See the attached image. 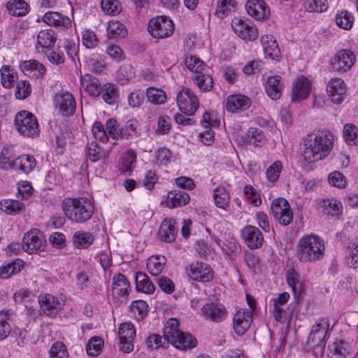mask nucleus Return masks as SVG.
<instances>
[{
	"mask_svg": "<svg viewBox=\"0 0 358 358\" xmlns=\"http://www.w3.org/2000/svg\"><path fill=\"white\" fill-rule=\"evenodd\" d=\"M101 7L106 14L110 15L119 14L122 10L120 2L117 0H101Z\"/></svg>",
	"mask_w": 358,
	"mask_h": 358,
	"instance_id": "nucleus-60",
	"label": "nucleus"
},
{
	"mask_svg": "<svg viewBox=\"0 0 358 358\" xmlns=\"http://www.w3.org/2000/svg\"><path fill=\"white\" fill-rule=\"evenodd\" d=\"M251 106L250 99L243 94L229 95L226 102V109L230 113H238L247 110Z\"/></svg>",
	"mask_w": 358,
	"mask_h": 358,
	"instance_id": "nucleus-22",
	"label": "nucleus"
},
{
	"mask_svg": "<svg viewBox=\"0 0 358 358\" xmlns=\"http://www.w3.org/2000/svg\"><path fill=\"white\" fill-rule=\"evenodd\" d=\"M355 62V56L352 51L341 50L331 59V69L338 73H345L352 68Z\"/></svg>",
	"mask_w": 358,
	"mask_h": 358,
	"instance_id": "nucleus-8",
	"label": "nucleus"
},
{
	"mask_svg": "<svg viewBox=\"0 0 358 358\" xmlns=\"http://www.w3.org/2000/svg\"><path fill=\"white\" fill-rule=\"evenodd\" d=\"M329 337V324L324 320H319L313 325L308 335L307 344L315 349H320V352H324L326 341Z\"/></svg>",
	"mask_w": 358,
	"mask_h": 358,
	"instance_id": "nucleus-3",
	"label": "nucleus"
},
{
	"mask_svg": "<svg viewBox=\"0 0 358 358\" xmlns=\"http://www.w3.org/2000/svg\"><path fill=\"white\" fill-rule=\"evenodd\" d=\"M213 199L217 208L226 209L229 206L230 196L224 187H217L214 189Z\"/></svg>",
	"mask_w": 358,
	"mask_h": 358,
	"instance_id": "nucleus-50",
	"label": "nucleus"
},
{
	"mask_svg": "<svg viewBox=\"0 0 358 358\" xmlns=\"http://www.w3.org/2000/svg\"><path fill=\"white\" fill-rule=\"evenodd\" d=\"M350 344L342 339L336 340L329 344L327 348V358H348L352 354Z\"/></svg>",
	"mask_w": 358,
	"mask_h": 358,
	"instance_id": "nucleus-19",
	"label": "nucleus"
},
{
	"mask_svg": "<svg viewBox=\"0 0 358 358\" xmlns=\"http://www.w3.org/2000/svg\"><path fill=\"white\" fill-rule=\"evenodd\" d=\"M148 100L156 105H160L165 103L166 100V93L161 89L150 87L146 90Z\"/></svg>",
	"mask_w": 358,
	"mask_h": 358,
	"instance_id": "nucleus-55",
	"label": "nucleus"
},
{
	"mask_svg": "<svg viewBox=\"0 0 358 358\" xmlns=\"http://www.w3.org/2000/svg\"><path fill=\"white\" fill-rule=\"evenodd\" d=\"M136 289L138 292L152 294L155 292V286L149 277L143 272L138 271L135 275Z\"/></svg>",
	"mask_w": 358,
	"mask_h": 358,
	"instance_id": "nucleus-38",
	"label": "nucleus"
},
{
	"mask_svg": "<svg viewBox=\"0 0 358 358\" xmlns=\"http://www.w3.org/2000/svg\"><path fill=\"white\" fill-rule=\"evenodd\" d=\"M261 42L266 56L273 60L277 59L280 55V50L276 41L275 40L273 41V36H262Z\"/></svg>",
	"mask_w": 358,
	"mask_h": 358,
	"instance_id": "nucleus-40",
	"label": "nucleus"
},
{
	"mask_svg": "<svg viewBox=\"0 0 358 358\" xmlns=\"http://www.w3.org/2000/svg\"><path fill=\"white\" fill-rule=\"evenodd\" d=\"M311 85L308 78L301 76L293 83L292 101L299 102L306 99L310 92Z\"/></svg>",
	"mask_w": 358,
	"mask_h": 358,
	"instance_id": "nucleus-18",
	"label": "nucleus"
},
{
	"mask_svg": "<svg viewBox=\"0 0 358 358\" xmlns=\"http://www.w3.org/2000/svg\"><path fill=\"white\" fill-rule=\"evenodd\" d=\"M57 41V34L52 29H43L38 32L35 45L38 52H43L45 50H50Z\"/></svg>",
	"mask_w": 358,
	"mask_h": 358,
	"instance_id": "nucleus-20",
	"label": "nucleus"
},
{
	"mask_svg": "<svg viewBox=\"0 0 358 358\" xmlns=\"http://www.w3.org/2000/svg\"><path fill=\"white\" fill-rule=\"evenodd\" d=\"M38 303L44 314L52 318L63 307V304L56 296L47 293L38 296Z\"/></svg>",
	"mask_w": 358,
	"mask_h": 358,
	"instance_id": "nucleus-13",
	"label": "nucleus"
},
{
	"mask_svg": "<svg viewBox=\"0 0 358 358\" xmlns=\"http://www.w3.org/2000/svg\"><path fill=\"white\" fill-rule=\"evenodd\" d=\"M13 313L11 310H0V341L6 338L10 333L11 328L8 320H10Z\"/></svg>",
	"mask_w": 358,
	"mask_h": 358,
	"instance_id": "nucleus-51",
	"label": "nucleus"
},
{
	"mask_svg": "<svg viewBox=\"0 0 358 358\" xmlns=\"http://www.w3.org/2000/svg\"><path fill=\"white\" fill-rule=\"evenodd\" d=\"M81 85L84 90L92 96L97 97L101 92V84L99 79L90 74L80 77Z\"/></svg>",
	"mask_w": 358,
	"mask_h": 358,
	"instance_id": "nucleus-27",
	"label": "nucleus"
},
{
	"mask_svg": "<svg viewBox=\"0 0 358 358\" xmlns=\"http://www.w3.org/2000/svg\"><path fill=\"white\" fill-rule=\"evenodd\" d=\"M94 238L92 233L85 231H77L74 233L72 242L76 246L87 245L90 246L94 242Z\"/></svg>",
	"mask_w": 358,
	"mask_h": 358,
	"instance_id": "nucleus-56",
	"label": "nucleus"
},
{
	"mask_svg": "<svg viewBox=\"0 0 358 358\" xmlns=\"http://www.w3.org/2000/svg\"><path fill=\"white\" fill-rule=\"evenodd\" d=\"M138 127V122L136 120L131 119L128 120L124 125L121 127L120 132V138L129 139L134 136H138L139 135L137 130Z\"/></svg>",
	"mask_w": 358,
	"mask_h": 358,
	"instance_id": "nucleus-54",
	"label": "nucleus"
},
{
	"mask_svg": "<svg viewBox=\"0 0 358 358\" xmlns=\"http://www.w3.org/2000/svg\"><path fill=\"white\" fill-rule=\"evenodd\" d=\"M24 208V204L17 200L4 199L0 201V209L8 215L19 213Z\"/></svg>",
	"mask_w": 358,
	"mask_h": 358,
	"instance_id": "nucleus-52",
	"label": "nucleus"
},
{
	"mask_svg": "<svg viewBox=\"0 0 358 358\" xmlns=\"http://www.w3.org/2000/svg\"><path fill=\"white\" fill-rule=\"evenodd\" d=\"M253 321L252 312L249 309H240L233 318V327L237 335H243L250 328Z\"/></svg>",
	"mask_w": 358,
	"mask_h": 358,
	"instance_id": "nucleus-14",
	"label": "nucleus"
},
{
	"mask_svg": "<svg viewBox=\"0 0 358 358\" xmlns=\"http://www.w3.org/2000/svg\"><path fill=\"white\" fill-rule=\"evenodd\" d=\"M31 92V85L27 80H20L17 82L15 90V96L18 99L27 98Z\"/></svg>",
	"mask_w": 358,
	"mask_h": 358,
	"instance_id": "nucleus-63",
	"label": "nucleus"
},
{
	"mask_svg": "<svg viewBox=\"0 0 358 358\" xmlns=\"http://www.w3.org/2000/svg\"><path fill=\"white\" fill-rule=\"evenodd\" d=\"M175 221L172 219L166 218L160 224L158 236L159 238L166 242L171 243L175 241L178 234V229L175 226Z\"/></svg>",
	"mask_w": 358,
	"mask_h": 358,
	"instance_id": "nucleus-25",
	"label": "nucleus"
},
{
	"mask_svg": "<svg viewBox=\"0 0 358 358\" xmlns=\"http://www.w3.org/2000/svg\"><path fill=\"white\" fill-rule=\"evenodd\" d=\"M63 210L67 218L77 223H83L90 219L94 213V205L86 197L66 198L62 203Z\"/></svg>",
	"mask_w": 358,
	"mask_h": 358,
	"instance_id": "nucleus-2",
	"label": "nucleus"
},
{
	"mask_svg": "<svg viewBox=\"0 0 358 358\" xmlns=\"http://www.w3.org/2000/svg\"><path fill=\"white\" fill-rule=\"evenodd\" d=\"M47 57L48 61L52 64L59 65L64 63L65 55L60 43L55 49L47 55Z\"/></svg>",
	"mask_w": 358,
	"mask_h": 358,
	"instance_id": "nucleus-62",
	"label": "nucleus"
},
{
	"mask_svg": "<svg viewBox=\"0 0 358 358\" xmlns=\"http://www.w3.org/2000/svg\"><path fill=\"white\" fill-rule=\"evenodd\" d=\"M228 311L226 307L217 302L207 303L201 309V315L206 320L220 323L226 320Z\"/></svg>",
	"mask_w": 358,
	"mask_h": 358,
	"instance_id": "nucleus-9",
	"label": "nucleus"
},
{
	"mask_svg": "<svg viewBox=\"0 0 358 358\" xmlns=\"http://www.w3.org/2000/svg\"><path fill=\"white\" fill-rule=\"evenodd\" d=\"M111 289L113 296L127 299L131 291V284L124 274L118 273L113 278Z\"/></svg>",
	"mask_w": 358,
	"mask_h": 358,
	"instance_id": "nucleus-21",
	"label": "nucleus"
},
{
	"mask_svg": "<svg viewBox=\"0 0 358 358\" xmlns=\"http://www.w3.org/2000/svg\"><path fill=\"white\" fill-rule=\"evenodd\" d=\"M22 71L29 77L41 78L45 74L46 69L43 64L36 60H27L20 64Z\"/></svg>",
	"mask_w": 358,
	"mask_h": 358,
	"instance_id": "nucleus-26",
	"label": "nucleus"
},
{
	"mask_svg": "<svg viewBox=\"0 0 358 358\" xmlns=\"http://www.w3.org/2000/svg\"><path fill=\"white\" fill-rule=\"evenodd\" d=\"M192 80L201 92H210L213 89L214 82L212 76L203 71L194 75Z\"/></svg>",
	"mask_w": 358,
	"mask_h": 358,
	"instance_id": "nucleus-42",
	"label": "nucleus"
},
{
	"mask_svg": "<svg viewBox=\"0 0 358 358\" xmlns=\"http://www.w3.org/2000/svg\"><path fill=\"white\" fill-rule=\"evenodd\" d=\"M56 108L63 115L69 116L74 113L76 110V101L73 95L68 92L57 94L55 97Z\"/></svg>",
	"mask_w": 358,
	"mask_h": 358,
	"instance_id": "nucleus-17",
	"label": "nucleus"
},
{
	"mask_svg": "<svg viewBox=\"0 0 358 358\" xmlns=\"http://www.w3.org/2000/svg\"><path fill=\"white\" fill-rule=\"evenodd\" d=\"M17 78V72L9 66H3L1 69V83L6 89H10Z\"/></svg>",
	"mask_w": 358,
	"mask_h": 358,
	"instance_id": "nucleus-46",
	"label": "nucleus"
},
{
	"mask_svg": "<svg viewBox=\"0 0 358 358\" xmlns=\"http://www.w3.org/2000/svg\"><path fill=\"white\" fill-rule=\"evenodd\" d=\"M274 217L284 226L289 224L293 220V213L289 202L284 198L275 199L271 206Z\"/></svg>",
	"mask_w": 358,
	"mask_h": 358,
	"instance_id": "nucleus-7",
	"label": "nucleus"
},
{
	"mask_svg": "<svg viewBox=\"0 0 358 358\" xmlns=\"http://www.w3.org/2000/svg\"><path fill=\"white\" fill-rule=\"evenodd\" d=\"M50 358H69L65 345L62 342L55 343L50 350Z\"/></svg>",
	"mask_w": 358,
	"mask_h": 358,
	"instance_id": "nucleus-64",
	"label": "nucleus"
},
{
	"mask_svg": "<svg viewBox=\"0 0 358 358\" xmlns=\"http://www.w3.org/2000/svg\"><path fill=\"white\" fill-rule=\"evenodd\" d=\"M286 282L291 287L292 292L297 301H300L303 292L302 282H300V275L294 268L286 271Z\"/></svg>",
	"mask_w": 358,
	"mask_h": 358,
	"instance_id": "nucleus-30",
	"label": "nucleus"
},
{
	"mask_svg": "<svg viewBox=\"0 0 358 358\" xmlns=\"http://www.w3.org/2000/svg\"><path fill=\"white\" fill-rule=\"evenodd\" d=\"M127 34L125 26L119 21H110L107 26V35L110 38H124Z\"/></svg>",
	"mask_w": 358,
	"mask_h": 358,
	"instance_id": "nucleus-49",
	"label": "nucleus"
},
{
	"mask_svg": "<svg viewBox=\"0 0 358 358\" xmlns=\"http://www.w3.org/2000/svg\"><path fill=\"white\" fill-rule=\"evenodd\" d=\"M186 270L188 276L195 281L208 282L214 278L212 268L203 262L192 263Z\"/></svg>",
	"mask_w": 358,
	"mask_h": 358,
	"instance_id": "nucleus-10",
	"label": "nucleus"
},
{
	"mask_svg": "<svg viewBox=\"0 0 358 358\" xmlns=\"http://www.w3.org/2000/svg\"><path fill=\"white\" fill-rule=\"evenodd\" d=\"M282 85L278 76H270L265 83V90L267 95L272 99H278L281 96Z\"/></svg>",
	"mask_w": 358,
	"mask_h": 358,
	"instance_id": "nucleus-34",
	"label": "nucleus"
},
{
	"mask_svg": "<svg viewBox=\"0 0 358 358\" xmlns=\"http://www.w3.org/2000/svg\"><path fill=\"white\" fill-rule=\"evenodd\" d=\"M136 336L134 326L130 322H124L118 329L119 348L125 353L131 352L134 349L133 341Z\"/></svg>",
	"mask_w": 358,
	"mask_h": 358,
	"instance_id": "nucleus-11",
	"label": "nucleus"
},
{
	"mask_svg": "<svg viewBox=\"0 0 358 358\" xmlns=\"http://www.w3.org/2000/svg\"><path fill=\"white\" fill-rule=\"evenodd\" d=\"M148 29L153 37L164 38L172 35L174 24L171 19L167 16H157L150 20Z\"/></svg>",
	"mask_w": 358,
	"mask_h": 358,
	"instance_id": "nucleus-5",
	"label": "nucleus"
},
{
	"mask_svg": "<svg viewBox=\"0 0 358 358\" xmlns=\"http://www.w3.org/2000/svg\"><path fill=\"white\" fill-rule=\"evenodd\" d=\"M327 92L331 101L336 104L341 103L346 95V86L343 79H331L327 86Z\"/></svg>",
	"mask_w": 358,
	"mask_h": 358,
	"instance_id": "nucleus-15",
	"label": "nucleus"
},
{
	"mask_svg": "<svg viewBox=\"0 0 358 358\" xmlns=\"http://www.w3.org/2000/svg\"><path fill=\"white\" fill-rule=\"evenodd\" d=\"M177 104L180 110L192 115L199 108V102L194 92L189 88H182L177 94Z\"/></svg>",
	"mask_w": 358,
	"mask_h": 358,
	"instance_id": "nucleus-6",
	"label": "nucleus"
},
{
	"mask_svg": "<svg viewBox=\"0 0 358 358\" xmlns=\"http://www.w3.org/2000/svg\"><path fill=\"white\" fill-rule=\"evenodd\" d=\"M187 68L195 74L204 71L206 65L199 57L194 55H187L185 60Z\"/></svg>",
	"mask_w": 358,
	"mask_h": 358,
	"instance_id": "nucleus-57",
	"label": "nucleus"
},
{
	"mask_svg": "<svg viewBox=\"0 0 358 358\" xmlns=\"http://www.w3.org/2000/svg\"><path fill=\"white\" fill-rule=\"evenodd\" d=\"M236 8V0H217L215 14L220 18L228 15Z\"/></svg>",
	"mask_w": 358,
	"mask_h": 358,
	"instance_id": "nucleus-53",
	"label": "nucleus"
},
{
	"mask_svg": "<svg viewBox=\"0 0 358 358\" xmlns=\"http://www.w3.org/2000/svg\"><path fill=\"white\" fill-rule=\"evenodd\" d=\"M36 161L34 156L22 155L13 160V169L28 174L35 169Z\"/></svg>",
	"mask_w": 358,
	"mask_h": 358,
	"instance_id": "nucleus-29",
	"label": "nucleus"
},
{
	"mask_svg": "<svg viewBox=\"0 0 358 358\" xmlns=\"http://www.w3.org/2000/svg\"><path fill=\"white\" fill-rule=\"evenodd\" d=\"M324 250L325 248H300L297 257L303 262L318 260L323 257Z\"/></svg>",
	"mask_w": 358,
	"mask_h": 358,
	"instance_id": "nucleus-33",
	"label": "nucleus"
},
{
	"mask_svg": "<svg viewBox=\"0 0 358 358\" xmlns=\"http://www.w3.org/2000/svg\"><path fill=\"white\" fill-rule=\"evenodd\" d=\"M282 169V162L279 160L274 162L266 170V178L271 182H276Z\"/></svg>",
	"mask_w": 358,
	"mask_h": 358,
	"instance_id": "nucleus-61",
	"label": "nucleus"
},
{
	"mask_svg": "<svg viewBox=\"0 0 358 358\" xmlns=\"http://www.w3.org/2000/svg\"><path fill=\"white\" fill-rule=\"evenodd\" d=\"M15 124L19 133L24 136L34 137L39 132L36 117L27 110H22L16 114Z\"/></svg>",
	"mask_w": 358,
	"mask_h": 358,
	"instance_id": "nucleus-4",
	"label": "nucleus"
},
{
	"mask_svg": "<svg viewBox=\"0 0 358 358\" xmlns=\"http://www.w3.org/2000/svg\"><path fill=\"white\" fill-rule=\"evenodd\" d=\"M320 207L324 214L331 217H338L343 211L342 203L334 198L323 199Z\"/></svg>",
	"mask_w": 358,
	"mask_h": 358,
	"instance_id": "nucleus-35",
	"label": "nucleus"
},
{
	"mask_svg": "<svg viewBox=\"0 0 358 358\" xmlns=\"http://www.w3.org/2000/svg\"><path fill=\"white\" fill-rule=\"evenodd\" d=\"M171 344L178 350H187L195 348L197 340L190 333L181 331Z\"/></svg>",
	"mask_w": 358,
	"mask_h": 358,
	"instance_id": "nucleus-31",
	"label": "nucleus"
},
{
	"mask_svg": "<svg viewBox=\"0 0 358 358\" xmlns=\"http://www.w3.org/2000/svg\"><path fill=\"white\" fill-rule=\"evenodd\" d=\"M103 346V341L99 337H92L88 341L86 345V352L90 356L99 355Z\"/></svg>",
	"mask_w": 358,
	"mask_h": 358,
	"instance_id": "nucleus-59",
	"label": "nucleus"
},
{
	"mask_svg": "<svg viewBox=\"0 0 358 358\" xmlns=\"http://www.w3.org/2000/svg\"><path fill=\"white\" fill-rule=\"evenodd\" d=\"M231 27L235 34L245 41H252L258 38L257 27L240 18L235 17L232 20Z\"/></svg>",
	"mask_w": 358,
	"mask_h": 358,
	"instance_id": "nucleus-12",
	"label": "nucleus"
},
{
	"mask_svg": "<svg viewBox=\"0 0 358 358\" xmlns=\"http://www.w3.org/2000/svg\"><path fill=\"white\" fill-rule=\"evenodd\" d=\"M243 141L245 143L260 147L266 143V138L262 130L256 127H250L244 136Z\"/></svg>",
	"mask_w": 358,
	"mask_h": 358,
	"instance_id": "nucleus-39",
	"label": "nucleus"
},
{
	"mask_svg": "<svg viewBox=\"0 0 358 358\" xmlns=\"http://www.w3.org/2000/svg\"><path fill=\"white\" fill-rule=\"evenodd\" d=\"M166 262V258L163 255H152L149 258L147 264L148 272L152 275H158L164 269Z\"/></svg>",
	"mask_w": 358,
	"mask_h": 358,
	"instance_id": "nucleus-45",
	"label": "nucleus"
},
{
	"mask_svg": "<svg viewBox=\"0 0 358 358\" xmlns=\"http://www.w3.org/2000/svg\"><path fill=\"white\" fill-rule=\"evenodd\" d=\"M24 263L20 259H16L10 262L5 263L0 266V278L7 279L13 275L21 271Z\"/></svg>",
	"mask_w": 358,
	"mask_h": 358,
	"instance_id": "nucleus-37",
	"label": "nucleus"
},
{
	"mask_svg": "<svg viewBox=\"0 0 358 358\" xmlns=\"http://www.w3.org/2000/svg\"><path fill=\"white\" fill-rule=\"evenodd\" d=\"M180 322L176 318H170L167 320L164 324L163 329L164 336L166 337V340L169 343H171L178 336V334L182 331L179 329Z\"/></svg>",
	"mask_w": 358,
	"mask_h": 358,
	"instance_id": "nucleus-43",
	"label": "nucleus"
},
{
	"mask_svg": "<svg viewBox=\"0 0 358 358\" xmlns=\"http://www.w3.org/2000/svg\"><path fill=\"white\" fill-rule=\"evenodd\" d=\"M110 155V149H104L96 141L88 143L86 146L87 158L92 162L101 161L106 163Z\"/></svg>",
	"mask_w": 358,
	"mask_h": 358,
	"instance_id": "nucleus-23",
	"label": "nucleus"
},
{
	"mask_svg": "<svg viewBox=\"0 0 358 358\" xmlns=\"http://www.w3.org/2000/svg\"><path fill=\"white\" fill-rule=\"evenodd\" d=\"M6 8L12 15L23 16L28 13L29 4L23 0H14L13 1H8Z\"/></svg>",
	"mask_w": 358,
	"mask_h": 358,
	"instance_id": "nucleus-48",
	"label": "nucleus"
},
{
	"mask_svg": "<svg viewBox=\"0 0 358 358\" xmlns=\"http://www.w3.org/2000/svg\"><path fill=\"white\" fill-rule=\"evenodd\" d=\"M343 138L349 145L358 143V127L352 124H346L343 127Z\"/></svg>",
	"mask_w": 358,
	"mask_h": 358,
	"instance_id": "nucleus-58",
	"label": "nucleus"
},
{
	"mask_svg": "<svg viewBox=\"0 0 358 358\" xmlns=\"http://www.w3.org/2000/svg\"><path fill=\"white\" fill-rule=\"evenodd\" d=\"M190 201L189 194L183 190H172L168 192L166 205L169 208L182 207Z\"/></svg>",
	"mask_w": 358,
	"mask_h": 358,
	"instance_id": "nucleus-24",
	"label": "nucleus"
},
{
	"mask_svg": "<svg viewBox=\"0 0 358 358\" xmlns=\"http://www.w3.org/2000/svg\"><path fill=\"white\" fill-rule=\"evenodd\" d=\"M102 99L108 104L114 105L117 103L119 92L117 87L110 83H105L101 88Z\"/></svg>",
	"mask_w": 358,
	"mask_h": 358,
	"instance_id": "nucleus-41",
	"label": "nucleus"
},
{
	"mask_svg": "<svg viewBox=\"0 0 358 358\" xmlns=\"http://www.w3.org/2000/svg\"><path fill=\"white\" fill-rule=\"evenodd\" d=\"M43 22L50 25L55 27H62L68 28L71 27V20L69 17L62 15L58 12L49 11L45 13L43 17Z\"/></svg>",
	"mask_w": 358,
	"mask_h": 358,
	"instance_id": "nucleus-32",
	"label": "nucleus"
},
{
	"mask_svg": "<svg viewBox=\"0 0 358 358\" xmlns=\"http://www.w3.org/2000/svg\"><path fill=\"white\" fill-rule=\"evenodd\" d=\"M22 246H43L46 243L43 234L38 229H31L28 231L22 238Z\"/></svg>",
	"mask_w": 358,
	"mask_h": 358,
	"instance_id": "nucleus-36",
	"label": "nucleus"
},
{
	"mask_svg": "<svg viewBox=\"0 0 358 358\" xmlns=\"http://www.w3.org/2000/svg\"><path fill=\"white\" fill-rule=\"evenodd\" d=\"M334 143V136L328 131H319L308 134L303 139L302 155L308 162H315L327 157Z\"/></svg>",
	"mask_w": 358,
	"mask_h": 358,
	"instance_id": "nucleus-1",
	"label": "nucleus"
},
{
	"mask_svg": "<svg viewBox=\"0 0 358 358\" xmlns=\"http://www.w3.org/2000/svg\"><path fill=\"white\" fill-rule=\"evenodd\" d=\"M242 237L247 246H262L264 241L262 232L257 227L250 225L242 230Z\"/></svg>",
	"mask_w": 358,
	"mask_h": 358,
	"instance_id": "nucleus-28",
	"label": "nucleus"
},
{
	"mask_svg": "<svg viewBox=\"0 0 358 358\" xmlns=\"http://www.w3.org/2000/svg\"><path fill=\"white\" fill-rule=\"evenodd\" d=\"M145 344L149 351L157 350L159 348L167 349L169 345L166 337L157 334H150L145 340Z\"/></svg>",
	"mask_w": 358,
	"mask_h": 358,
	"instance_id": "nucleus-44",
	"label": "nucleus"
},
{
	"mask_svg": "<svg viewBox=\"0 0 358 358\" xmlns=\"http://www.w3.org/2000/svg\"><path fill=\"white\" fill-rule=\"evenodd\" d=\"M245 9L249 15L259 21L267 19L270 15L269 8L264 0H248Z\"/></svg>",
	"mask_w": 358,
	"mask_h": 358,
	"instance_id": "nucleus-16",
	"label": "nucleus"
},
{
	"mask_svg": "<svg viewBox=\"0 0 358 358\" xmlns=\"http://www.w3.org/2000/svg\"><path fill=\"white\" fill-rule=\"evenodd\" d=\"M355 17L348 10H343L338 11L335 16L336 24L341 29L350 30L353 26Z\"/></svg>",
	"mask_w": 358,
	"mask_h": 358,
	"instance_id": "nucleus-47",
	"label": "nucleus"
}]
</instances>
